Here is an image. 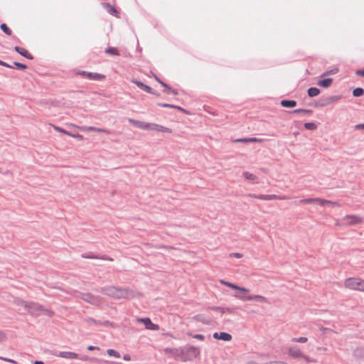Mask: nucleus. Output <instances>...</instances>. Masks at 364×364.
<instances>
[{
  "label": "nucleus",
  "mask_w": 364,
  "mask_h": 364,
  "mask_svg": "<svg viewBox=\"0 0 364 364\" xmlns=\"http://www.w3.org/2000/svg\"><path fill=\"white\" fill-rule=\"evenodd\" d=\"M99 291L117 299H132L139 296V293L134 291L132 289H119L113 286L101 288Z\"/></svg>",
  "instance_id": "f257e3e1"
},
{
  "label": "nucleus",
  "mask_w": 364,
  "mask_h": 364,
  "mask_svg": "<svg viewBox=\"0 0 364 364\" xmlns=\"http://www.w3.org/2000/svg\"><path fill=\"white\" fill-rule=\"evenodd\" d=\"M288 354L290 357L295 359H302L309 363H316L317 360L306 355L297 346H290L288 347Z\"/></svg>",
  "instance_id": "f03ea898"
},
{
  "label": "nucleus",
  "mask_w": 364,
  "mask_h": 364,
  "mask_svg": "<svg viewBox=\"0 0 364 364\" xmlns=\"http://www.w3.org/2000/svg\"><path fill=\"white\" fill-rule=\"evenodd\" d=\"M344 286L349 289L364 291V280L360 278H348L344 282Z\"/></svg>",
  "instance_id": "7ed1b4c3"
},
{
  "label": "nucleus",
  "mask_w": 364,
  "mask_h": 364,
  "mask_svg": "<svg viewBox=\"0 0 364 364\" xmlns=\"http://www.w3.org/2000/svg\"><path fill=\"white\" fill-rule=\"evenodd\" d=\"M249 293H242V294H234V296L242 301H256L258 302H264V303H269L268 299L262 295L259 294H251L249 295Z\"/></svg>",
  "instance_id": "20e7f679"
},
{
  "label": "nucleus",
  "mask_w": 364,
  "mask_h": 364,
  "mask_svg": "<svg viewBox=\"0 0 364 364\" xmlns=\"http://www.w3.org/2000/svg\"><path fill=\"white\" fill-rule=\"evenodd\" d=\"M78 297L92 305H99L103 300L102 297L90 293H80Z\"/></svg>",
  "instance_id": "39448f33"
},
{
  "label": "nucleus",
  "mask_w": 364,
  "mask_h": 364,
  "mask_svg": "<svg viewBox=\"0 0 364 364\" xmlns=\"http://www.w3.org/2000/svg\"><path fill=\"white\" fill-rule=\"evenodd\" d=\"M341 221L345 225L353 226L363 223V218L358 215H348L344 216Z\"/></svg>",
  "instance_id": "423d86ee"
},
{
  "label": "nucleus",
  "mask_w": 364,
  "mask_h": 364,
  "mask_svg": "<svg viewBox=\"0 0 364 364\" xmlns=\"http://www.w3.org/2000/svg\"><path fill=\"white\" fill-rule=\"evenodd\" d=\"M42 309H43V306L40 304L33 301H28L25 311L30 314L38 316L41 314Z\"/></svg>",
  "instance_id": "0eeeda50"
},
{
  "label": "nucleus",
  "mask_w": 364,
  "mask_h": 364,
  "mask_svg": "<svg viewBox=\"0 0 364 364\" xmlns=\"http://www.w3.org/2000/svg\"><path fill=\"white\" fill-rule=\"evenodd\" d=\"M181 353H186L192 358H196L200 355V349L198 347L187 345L181 348Z\"/></svg>",
  "instance_id": "6e6552de"
},
{
  "label": "nucleus",
  "mask_w": 364,
  "mask_h": 364,
  "mask_svg": "<svg viewBox=\"0 0 364 364\" xmlns=\"http://www.w3.org/2000/svg\"><path fill=\"white\" fill-rule=\"evenodd\" d=\"M77 74L91 80H101L105 78V76L103 75L86 71H80L78 72Z\"/></svg>",
  "instance_id": "1a4fd4ad"
},
{
  "label": "nucleus",
  "mask_w": 364,
  "mask_h": 364,
  "mask_svg": "<svg viewBox=\"0 0 364 364\" xmlns=\"http://www.w3.org/2000/svg\"><path fill=\"white\" fill-rule=\"evenodd\" d=\"M137 321L143 323L146 329L153 331H158L159 329V326L157 324L153 323L149 318H139Z\"/></svg>",
  "instance_id": "9d476101"
},
{
  "label": "nucleus",
  "mask_w": 364,
  "mask_h": 364,
  "mask_svg": "<svg viewBox=\"0 0 364 364\" xmlns=\"http://www.w3.org/2000/svg\"><path fill=\"white\" fill-rule=\"evenodd\" d=\"M290 197L287 196H278L274 194L271 195H264L260 194L258 195L257 199L264 200H288Z\"/></svg>",
  "instance_id": "9b49d317"
},
{
  "label": "nucleus",
  "mask_w": 364,
  "mask_h": 364,
  "mask_svg": "<svg viewBox=\"0 0 364 364\" xmlns=\"http://www.w3.org/2000/svg\"><path fill=\"white\" fill-rule=\"evenodd\" d=\"M54 355L65 359H78L79 355L74 353V352H70V351H60L58 353H54Z\"/></svg>",
  "instance_id": "f8f14e48"
},
{
  "label": "nucleus",
  "mask_w": 364,
  "mask_h": 364,
  "mask_svg": "<svg viewBox=\"0 0 364 364\" xmlns=\"http://www.w3.org/2000/svg\"><path fill=\"white\" fill-rule=\"evenodd\" d=\"M70 126L75 127L74 124H70ZM75 127H77V129H79L80 130H81L82 132H102V133H106V134L109 133V132L107 129L95 127H86V126L77 127V126H75Z\"/></svg>",
  "instance_id": "ddd939ff"
},
{
  "label": "nucleus",
  "mask_w": 364,
  "mask_h": 364,
  "mask_svg": "<svg viewBox=\"0 0 364 364\" xmlns=\"http://www.w3.org/2000/svg\"><path fill=\"white\" fill-rule=\"evenodd\" d=\"M220 283L223 284V285H225V286H226V287H230V288H232L233 289L240 291L242 293H250V290L249 289L237 286V285H236L235 284H232L231 282H227V281H225V280H223V279L220 281Z\"/></svg>",
  "instance_id": "4468645a"
},
{
  "label": "nucleus",
  "mask_w": 364,
  "mask_h": 364,
  "mask_svg": "<svg viewBox=\"0 0 364 364\" xmlns=\"http://www.w3.org/2000/svg\"><path fill=\"white\" fill-rule=\"evenodd\" d=\"M220 283L223 284V285H225V286H226V287H230V288H232L233 289L240 291L242 293H250V290L249 289L237 286V285H236L235 284H232L231 282H227V281H225V280H223V279L220 281Z\"/></svg>",
  "instance_id": "2eb2a0df"
},
{
  "label": "nucleus",
  "mask_w": 364,
  "mask_h": 364,
  "mask_svg": "<svg viewBox=\"0 0 364 364\" xmlns=\"http://www.w3.org/2000/svg\"><path fill=\"white\" fill-rule=\"evenodd\" d=\"M129 122L134 125V127L141 129L149 130V129L150 128V123L148 122H144L142 121H139L133 119H129Z\"/></svg>",
  "instance_id": "dca6fc26"
},
{
  "label": "nucleus",
  "mask_w": 364,
  "mask_h": 364,
  "mask_svg": "<svg viewBox=\"0 0 364 364\" xmlns=\"http://www.w3.org/2000/svg\"><path fill=\"white\" fill-rule=\"evenodd\" d=\"M150 128L149 130H154L156 132H166V133H171L172 130L168 127L161 126L158 124L155 123H150Z\"/></svg>",
  "instance_id": "f3484780"
},
{
  "label": "nucleus",
  "mask_w": 364,
  "mask_h": 364,
  "mask_svg": "<svg viewBox=\"0 0 364 364\" xmlns=\"http://www.w3.org/2000/svg\"><path fill=\"white\" fill-rule=\"evenodd\" d=\"M132 82L136 84L139 88L144 90L146 92L153 93L152 88L151 87L145 85L144 83H143L136 79L132 80Z\"/></svg>",
  "instance_id": "a211bd4d"
},
{
  "label": "nucleus",
  "mask_w": 364,
  "mask_h": 364,
  "mask_svg": "<svg viewBox=\"0 0 364 364\" xmlns=\"http://www.w3.org/2000/svg\"><path fill=\"white\" fill-rule=\"evenodd\" d=\"M14 50L18 53L20 55H21L22 56L28 58V59H33V56L31 54H30L26 49L24 48H20L18 46H16L14 48Z\"/></svg>",
  "instance_id": "6ab92c4d"
},
{
  "label": "nucleus",
  "mask_w": 364,
  "mask_h": 364,
  "mask_svg": "<svg viewBox=\"0 0 364 364\" xmlns=\"http://www.w3.org/2000/svg\"><path fill=\"white\" fill-rule=\"evenodd\" d=\"M332 82H333L332 78H326V79L321 80L318 81L317 84H318V85H319L321 87L327 88L331 85Z\"/></svg>",
  "instance_id": "aec40b11"
},
{
  "label": "nucleus",
  "mask_w": 364,
  "mask_h": 364,
  "mask_svg": "<svg viewBox=\"0 0 364 364\" xmlns=\"http://www.w3.org/2000/svg\"><path fill=\"white\" fill-rule=\"evenodd\" d=\"M28 301L23 300L20 298H14V304L18 306H21L23 308L24 310H26Z\"/></svg>",
  "instance_id": "412c9836"
},
{
  "label": "nucleus",
  "mask_w": 364,
  "mask_h": 364,
  "mask_svg": "<svg viewBox=\"0 0 364 364\" xmlns=\"http://www.w3.org/2000/svg\"><path fill=\"white\" fill-rule=\"evenodd\" d=\"M281 105L284 107H294L296 105L295 100H284L281 101Z\"/></svg>",
  "instance_id": "4be33fe9"
},
{
  "label": "nucleus",
  "mask_w": 364,
  "mask_h": 364,
  "mask_svg": "<svg viewBox=\"0 0 364 364\" xmlns=\"http://www.w3.org/2000/svg\"><path fill=\"white\" fill-rule=\"evenodd\" d=\"M165 354H171L173 355H178L181 353V349L166 348L164 350Z\"/></svg>",
  "instance_id": "5701e85b"
},
{
  "label": "nucleus",
  "mask_w": 364,
  "mask_h": 364,
  "mask_svg": "<svg viewBox=\"0 0 364 364\" xmlns=\"http://www.w3.org/2000/svg\"><path fill=\"white\" fill-rule=\"evenodd\" d=\"M319 94H320V90L318 89L317 87H310L308 90V95L310 97H316V96L318 95Z\"/></svg>",
  "instance_id": "b1692460"
},
{
  "label": "nucleus",
  "mask_w": 364,
  "mask_h": 364,
  "mask_svg": "<svg viewBox=\"0 0 364 364\" xmlns=\"http://www.w3.org/2000/svg\"><path fill=\"white\" fill-rule=\"evenodd\" d=\"M219 338L220 340L230 341L232 339V336L226 332H220Z\"/></svg>",
  "instance_id": "393cba45"
},
{
  "label": "nucleus",
  "mask_w": 364,
  "mask_h": 364,
  "mask_svg": "<svg viewBox=\"0 0 364 364\" xmlns=\"http://www.w3.org/2000/svg\"><path fill=\"white\" fill-rule=\"evenodd\" d=\"M328 203V200H325L321 198H315L314 205H318L319 206H325Z\"/></svg>",
  "instance_id": "a878e982"
},
{
  "label": "nucleus",
  "mask_w": 364,
  "mask_h": 364,
  "mask_svg": "<svg viewBox=\"0 0 364 364\" xmlns=\"http://www.w3.org/2000/svg\"><path fill=\"white\" fill-rule=\"evenodd\" d=\"M328 203V200H325L321 198H315L314 205H318L319 206H325Z\"/></svg>",
  "instance_id": "bb28decb"
},
{
  "label": "nucleus",
  "mask_w": 364,
  "mask_h": 364,
  "mask_svg": "<svg viewBox=\"0 0 364 364\" xmlns=\"http://www.w3.org/2000/svg\"><path fill=\"white\" fill-rule=\"evenodd\" d=\"M242 175L246 180L255 181L257 179V176L255 175L248 171L243 172Z\"/></svg>",
  "instance_id": "cd10ccee"
},
{
  "label": "nucleus",
  "mask_w": 364,
  "mask_h": 364,
  "mask_svg": "<svg viewBox=\"0 0 364 364\" xmlns=\"http://www.w3.org/2000/svg\"><path fill=\"white\" fill-rule=\"evenodd\" d=\"M107 54H109L112 55H119V53L116 48L110 47L105 50V51Z\"/></svg>",
  "instance_id": "c85d7f7f"
},
{
  "label": "nucleus",
  "mask_w": 364,
  "mask_h": 364,
  "mask_svg": "<svg viewBox=\"0 0 364 364\" xmlns=\"http://www.w3.org/2000/svg\"><path fill=\"white\" fill-rule=\"evenodd\" d=\"M291 341L293 343H304L308 341V338L307 337L292 338L291 339Z\"/></svg>",
  "instance_id": "c756f323"
},
{
  "label": "nucleus",
  "mask_w": 364,
  "mask_h": 364,
  "mask_svg": "<svg viewBox=\"0 0 364 364\" xmlns=\"http://www.w3.org/2000/svg\"><path fill=\"white\" fill-rule=\"evenodd\" d=\"M364 93V90L361 87H357L353 90V95L354 97H360Z\"/></svg>",
  "instance_id": "7c9ffc66"
},
{
  "label": "nucleus",
  "mask_w": 364,
  "mask_h": 364,
  "mask_svg": "<svg viewBox=\"0 0 364 364\" xmlns=\"http://www.w3.org/2000/svg\"><path fill=\"white\" fill-rule=\"evenodd\" d=\"M304 126L308 130H315L317 128V125L314 122H306Z\"/></svg>",
  "instance_id": "2f4dec72"
},
{
  "label": "nucleus",
  "mask_w": 364,
  "mask_h": 364,
  "mask_svg": "<svg viewBox=\"0 0 364 364\" xmlns=\"http://www.w3.org/2000/svg\"><path fill=\"white\" fill-rule=\"evenodd\" d=\"M315 198H304L301 199L299 200V203L301 204H314Z\"/></svg>",
  "instance_id": "473e14b6"
},
{
  "label": "nucleus",
  "mask_w": 364,
  "mask_h": 364,
  "mask_svg": "<svg viewBox=\"0 0 364 364\" xmlns=\"http://www.w3.org/2000/svg\"><path fill=\"white\" fill-rule=\"evenodd\" d=\"M292 113H302L311 114L312 113V110L311 109H296L291 112Z\"/></svg>",
  "instance_id": "72a5a7b5"
},
{
  "label": "nucleus",
  "mask_w": 364,
  "mask_h": 364,
  "mask_svg": "<svg viewBox=\"0 0 364 364\" xmlns=\"http://www.w3.org/2000/svg\"><path fill=\"white\" fill-rule=\"evenodd\" d=\"M0 28L6 34L9 36L11 35V30L6 26V23H2Z\"/></svg>",
  "instance_id": "f704fd0d"
},
{
  "label": "nucleus",
  "mask_w": 364,
  "mask_h": 364,
  "mask_svg": "<svg viewBox=\"0 0 364 364\" xmlns=\"http://www.w3.org/2000/svg\"><path fill=\"white\" fill-rule=\"evenodd\" d=\"M341 99V97L340 95L331 96V97L328 98V101L326 103V105L330 104L331 102H337V101L340 100ZM324 105H326V104L322 105V106H324Z\"/></svg>",
  "instance_id": "c9c22d12"
},
{
  "label": "nucleus",
  "mask_w": 364,
  "mask_h": 364,
  "mask_svg": "<svg viewBox=\"0 0 364 364\" xmlns=\"http://www.w3.org/2000/svg\"><path fill=\"white\" fill-rule=\"evenodd\" d=\"M41 314H44L48 316H53L54 315V312L49 309L43 307V309L41 310Z\"/></svg>",
  "instance_id": "e433bc0d"
},
{
  "label": "nucleus",
  "mask_w": 364,
  "mask_h": 364,
  "mask_svg": "<svg viewBox=\"0 0 364 364\" xmlns=\"http://www.w3.org/2000/svg\"><path fill=\"white\" fill-rule=\"evenodd\" d=\"M160 107H171V108H176V109H178L180 110H183V109L180 107H178V106H176V105H171V104H167V103H159L158 104Z\"/></svg>",
  "instance_id": "4c0bfd02"
},
{
  "label": "nucleus",
  "mask_w": 364,
  "mask_h": 364,
  "mask_svg": "<svg viewBox=\"0 0 364 364\" xmlns=\"http://www.w3.org/2000/svg\"><path fill=\"white\" fill-rule=\"evenodd\" d=\"M107 353L110 356H114L115 358H119L120 357V354L117 351H116V350H114L113 349H108L107 350Z\"/></svg>",
  "instance_id": "58836bf2"
},
{
  "label": "nucleus",
  "mask_w": 364,
  "mask_h": 364,
  "mask_svg": "<svg viewBox=\"0 0 364 364\" xmlns=\"http://www.w3.org/2000/svg\"><path fill=\"white\" fill-rule=\"evenodd\" d=\"M78 359H80L82 360H91V361H100V360L97 359V358H89L87 355H84V356H82V357H79Z\"/></svg>",
  "instance_id": "ea45409f"
},
{
  "label": "nucleus",
  "mask_w": 364,
  "mask_h": 364,
  "mask_svg": "<svg viewBox=\"0 0 364 364\" xmlns=\"http://www.w3.org/2000/svg\"><path fill=\"white\" fill-rule=\"evenodd\" d=\"M338 72V68H334V69H332L331 70L326 71L325 73H323L322 76H326V75H328L336 74Z\"/></svg>",
  "instance_id": "a19ab883"
},
{
  "label": "nucleus",
  "mask_w": 364,
  "mask_h": 364,
  "mask_svg": "<svg viewBox=\"0 0 364 364\" xmlns=\"http://www.w3.org/2000/svg\"><path fill=\"white\" fill-rule=\"evenodd\" d=\"M14 64L17 68L21 69V70H24L27 68V66L25 64H22V63H20L18 62H14Z\"/></svg>",
  "instance_id": "79ce46f5"
},
{
  "label": "nucleus",
  "mask_w": 364,
  "mask_h": 364,
  "mask_svg": "<svg viewBox=\"0 0 364 364\" xmlns=\"http://www.w3.org/2000/svg\"><path fill=\"white\" fill-rule=\"evenodd\" d=\"M326 205L340 207L341 204L337 201L328 200V203H326Z\"/></svg>",
  "instance_id": "37998d69"
},
{
  "label": "nucleus",
  "mask_w": 364,
  "mask_h": 364,
  "mask_svg": "<svg viewBox=\"0 0 364 364\" xmlns=\"http://www.w3.org/2000/svg\"><path fill=\"white\" fill-rule=\"evenodd\" d=\"M262 139L255 137L247 138V143L250 142H261Z\"/></svg>",
  "instance_id": "c03bdc74"
},
{
  "label": "nucleus",
  "mask_w": 364,
  "mask_h": 364,
  "mask_svg": "<svg viewBox=\"0 0 364 364\" xmlns=\"http://www.w3.org/2000/svg\"><path fill=\"white\" fill-rule=\"evenodd\" d=\"M53 128L55 131H57V132H60V133H62V134L65 133V129H63V128L59 127H58V126L53 125Z\"/></svg>",
  "instance_id": "a18cd8bd"
},
{
  "label": "nucleus",
  "mask_w": 364,
  "mask_h": 364,
  "mask_svg": "<svg viewBox=\"0 0 364 364\" xmlns=\"http://www.w3.org/2000/svg\"><path fill=\"white\" fill-rule=\"evenodd\" d=\"M233 142H241V143H247V138H241L237 139L232 141Z\"/></svg>",
  "instance_id": "49530a36"
},
{
  "label": "nucleus",
  "mask_w": 364,
  "mask_h": 364,
  "mask_svg": "<svg viewBox=\"0 0 364 364\" xmlns=\"http://www.w3.org/2000/svg\"><path fill=\"white\" fill-rule=\"evenodd\" d=\"M6 338V334L3 331H0V343L4 341Z\"/></svg>",
  "instance_id": "de8ad7c7"
},
{
  "label": "nucleus",
  "mask_w": 364,
  "mask_h": 364,
  "mask_svg": "<svg viewBox=\"0 0 364 364\" xmlns=\"http://www.w3.org/2000/svg\"><path fill=\"white\" fill-rule=\"evenodd\" d=\"M230 257H236V258H241L242 257V255L240 254V253H238V252H234V253L230 254Z\"/></svg>",
  "instance_id": "09e8293b"
},
{
  "label": "nucleus",
  "mask_w": 364,
  "mask_h": 364,
  "mask_svg": "<svg viewBox=\"0 0 364 364\" xmlns=\"http://www.w3.org/2000/svg\"><path fill=\"white\" fill-rule=\"evenodd\" d=\"M71 137H73V138H75V139H80V140H82L83 139V136L81 134H73V135H71Z\"/></svg>",
  "instance_id": "8fccbe9b"
},
{
  "label": "nucleus",
  "mask_w": 364,
  "mask_h": 364,
  "mask_svg": "<svg viewBox=\"0 0 364 364\" xmlns=\"http://www.w3.org/2000/svg\"><path fill=\"white\" fill-rule=\"evenodd\" d=\"M193 338L199 339L200 341H203L205 338L204 336L202 335V334H196V335L193 336Z\"/></svg>",
  "instance_id": "3c124183"
},
{
  "label": "nucleus",
  "mask_w": 364,
  "mask_h": 364,
  "mask_svg": "<svg viewBox=\"0 0 364 364\" xmlns=\"http://www.w3.org/2000/svg\"><path fill=\"white\" fill-rule=\"evenodd\" d=\"M82 257H85V258H91V259H97V258H98L97 256H95V255H94L92 254L86 255H83Z\"/></svg>",
  "instance_id": "603ef678"
},
{
  "label": "nucleus",
  "mask_w": 364,
  "mask_h": 364,
  "mask_svg": "<svg viewBox=\"0 0 364 364\" xmlns=\"http://www.w3.org/2000/svg\"><path fill=\"white\" fill-rule=\"evenodd\" d=\"M160 84L164 87L165 88H166L168 90H171V87H170L167 84H166L165 82H164L163 81H160Z\"/></svg>",
  "instance_id": "864d4df0"
},
{
  "label": "nucleus",
  "mask_w": 364,
  "mask_h": 364,
  "mask_svg": "<svg viewBox=\"0 0 364 364\" xmlns=\"http://www.w3.org/2000/svg\"><path fill=\"white\" fill-rule=\"evenodd\" d=\"M267 364H288V363L286 362H284V361H273V362H269Z\"/></svg>",
  "instance_id": "5fc2aeb1"
},
{
  "label": "nucleus",
  "mask_w": 364,
  "mask_h": 364,
  "mask_svg": "<svg viewBox=\"0 0 364 364\" xmlns=\"http://www.w3.org/2000/svg\"><path fill=\"white\" fill-rule=\"evenodd\" d=\"M210 309L213 310H215V311H220L224 313V309H223V308H221V307L215 306V307H211Z\"/></svg>",
  "instance_id": "6e6d98bb"
},
{
  "label": "nucleus",
  "mask_w": 364,
  "mask_h": 364,
  "mask_svg": "<svg viewBox=\"0 0 364 364\" xmlns=\"http://www.w3.org/2000/svg\"><path fill=\"white\" fill-rule=\"evenodd\" d=\"M355 73L358 75L364 77V70H358Z\"/></svg>",
  "instance_id": "4d7b16f0"
},
{
  "label": "nucleus",
  "mask_w": 364,
  "mask_h": 364,
  "mask_svg": "<svg viewBox=\"0 0 364 364\" xmlns=\"http://www.w3.org/2000/svg\"><path fill=\"white\" fill-rule=\"evenodd\" d=\"M123 359H124V360L129 361V360H131V356H130L129 354H125V355H124V356H123Z\"/></svg>",
  "instance_id": "13d9d810"
},
{
  "label": "nucleus",
  "mask_w": 364,
  "mask_h": 364,
  "mask_svg": "<svg viewBox=\"0 0 364 364\" xmlns=\"http://www.w3.org/2000/svg\"><path fill=\"white\" fill-rule=\"evenodd\" d=\"M0 65L4 66V67H8V68H12V66L9 65L6 63L1 61V60H0Z\"/></svg>",
  "instance_id": "bf43d9fd"
},
{
  "label": "nucleus",
  "mask_w": 364,
  "mask_h": 364,
  "mask_svg": "<svg viewBox=\"0 0 364 364\" xmlns=\"http://www.w3.org/2000/svg\"><path fill=\"white\" fill-rule=\"evenodd\" d=\"M356 129H364V124H359L355 125Z\"/></svg>",
  "instance_id": "052dcab7"
},
{
  "label": "nucleus",
  "mask_w": 364,
  "mask_h": 364,
  "mask_svg": "<svg viewBox=\"0 0 364 364\" xmlns=\"http://www.w3.org/2000/svg\"><path fill=\"white\" fill-rule=\"evenodd\" d=\"M95 349H98V348H97V347H95V346H89L87 347V350H95Z\"/></svg>",
  "instance_id": "680f3d73"
},
{
  "label": "nucleus",
  "mask_w": 364,
  "mask_h": 364,
  "mask_svg": "<svg viewBox=\"0 0 364 364\" xmlns=\"http://www.w3.org/2000/svg\"><path fill=\"white\" fill-rule=\"evenodd\" d=\"M219 336H220V333L216 332L213 334V338L215 339H220Z\"/></svg>",
  "instance_id": "e2e57ef3"
},
{
  "label": "nucleus",
  "mask_w": 364,
  "mask_h": 364,
  "mask_svg": "<svg viewBox=\"0 0 364 364\" xmlns=\"http://www.w3.org/2000/svg\"><path fill=\"white\" fill-rule=\"evenodd\" d=\"M317 350H323V351H326L327 350V348L326 347H317Z\"/></svg>",
  "instance_id": "0e129e2a"
},
{
  "label": "nucleus",
  "mask_w": 364,
  "mask_h": 364,
  "mask_svg": "<svg viewBox=\"0 0 364 364\" xmlns=\"http://www.w3.org/2000/svg\"><path fill=\"white\" fill-rule=\"evenodd\" d=\"M249 197L253 198H257L258 195L254 194V193H250V194H249Z\"/></svg>",
  "instance_id": "69168bd1"
},
{
  "label": "nucleus",
  "mask_w": 364,
  "mask_h": 364,
  "mask_svg": "<svg viewBox=\"0 0 364 364\" xmlns=\"http://www.w3.org/2000/svg\"><path fill=\"white\" fill-rule=\"evenodd\" d=\"M109 12H110L111 14H114V13H116V12H117V11H116V9H115L114 7H111V8H110V10H109Z\"/></svg>",
  "instance_id": "338daca9"
},
{
  "label": "nucleus",
  "mask_w": 364,
  "mask_h": 364,
  "mask_svg": "<svg viewBox=\"0 0 364 364\" xmlns=\"http://www.w3.org/2000/svg\"><path fill=\"white\" fill-rule=\"evenodd\" d=\"M33 364H44V363L43 361L36 360V361L34 362Z\"/></svg>",
  "instance_id": "774afa93"
}]
</instances>
